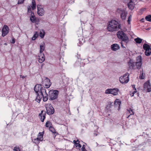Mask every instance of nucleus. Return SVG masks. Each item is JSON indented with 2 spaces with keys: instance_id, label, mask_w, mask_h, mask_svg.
<instances>
[{
  "instance_id": "obj_33",
  "label": "nucleus",
  "mask_w": 151,
  "mask_h": 151,
  "mask_svg": "<svg viewBox=\"0 0 151 151\" xmlns=\"http://www.w3.org/2000/svg\"><path fill=\"white\" fill-rule=\"evenodd\" d=\"M127 110L128 112H129V113H130V111L132 113H131L130 114L129 116H128V118L130 115H134V113L133 112V111L132 110V109H131L130 108L129 109H127Z\"/></svg>"
},
{
  "instance_id": "obj_42",
  "label": "nucleus",
  "mask_w": 151,
  "mask_h": 151,
  "mask_svg": "<svg viewBox=\"0 0 151 151\" xmlns=\"http://www.w3.org/2000/svg\"><path fill=\"white\" fill-rule=\"evenodd\" d=\"M85 149V145H83V146H82V148H81V150L83 149Z\"/></svg>"
},
{
  "instance_id": "obj_10",
  "label": "nucleus",
  "mask_w": 151,
  "mask_h": 151,
  "mask_svg": "<svg viewBox=\"0 0 151 151\" xmlns=\"http://www.w3.org/2000/svg\"><path fill=\"white\" fill-rule=\"evenodd\" d=\"M143 48L145 51V54L146 56L150 55L151 53V48L150 45L146 44H144L143 45Z\"/></svg>"
},
{
  "instance_id": "obj_32",
  "label": "nucleus",
  "mask_w": 151,
  "mask_h": 151,
  "mask_svg": "<svg viewBox=\"0 0 151 151\" xmlns=\"http://www.w3.org/2000/svg\"><path fill=\"white\" fill-rule=\"evenodd\" d=\"M35 143L36 144H38L39 143L40 141H41L40 139L37 137V138L35 139H34Z\"/></svg>"
},
{
  "instance_id": "obj_7",
  "label": "nucleus",
  "mask_w": 151,
  "mask_h": 151,
  "mask_svg": "<svg viewBox=\"0 0 151 151\" xmlns=\"http://www.w3.org/2000/svg\"><path fill=\"white\" fill-rule=\"evenodd\" d=\"M47 113L49 115L53 114L54 112V109L52 105L50 104H47L45 105Z\"/></svg>"
},
{
  "instance_id": "obj_9",
  "label": "nucleus",
  "mask_w": 151,
  "mask_h": 151,
  "mask_svg": "<svg viewBox=\"0 0 151 151\" xmlns=\"http://www.w3.org/2000/svg\"><path fill=\"white\" fill-rule=\"evenodd\" d=\"M144 90L147 92L151 91V85L149 81L146 82L143 85Z\"/></svg>"
},
{
  "instance_id": "obj_31",
  "label": "nucleus",
  "mask_w": 151,
  "mask_h": 151,
  "mask_svg": "<svg viewBox=\"0 0 151 151\" xmlns=\"http://www.w3.org/2000/svg\"><path fill=\"white\" fill-rule=\"evenodd\" d=\"M51 124H52L51 122L50 121H48L46 123L45 126L46 127H49L51 126Z\"/></svg>"
},
{
  "instance_id": "obj_36",
  "label": "nucleus",
  "mask_w": 151,
  "mask_h": 151,
  "mask_svg": "<svg viewBox=\"0 0 151 151\" xmlns=\"http://www.w3.org/2000/svg\"><path fill=\"white\" fill-rule=\"evenodd\" d=\"M14 151H20L19 148L17 147H15L14 148Z\"/></svg>"
},
{
  "instance_id": "obj_40",
  "label": "nucleus",
  "mask_w": 151,
  "mask_h": 151,
  "mask_svg": "<svg viewBox=\"0 0 151 151\" xmlns=\"http://www.w3.org/2000/svg\"><path fill=\"white\" fill-rule=\"evenodd\" d=\"M49 129L50 130L51 132H52L53 130L54 129L51 126L49 127Z\"/></svg>"
},
{
  "instance_id": "obj_45",
  "label": "nucleus",
  "mask_w": 151,
  "mask_h": 151,
  "mask_svg": "<svg viewBox=\"0 0 151 151\" xmlns=\"http://www.w3.org/2000/svg\"><path fill=\"white\" fill-rule=\"evenodd\" d=\"M112 106V105L111 104H109V108H111Z\"/></svg>"
},
{
  "instance_id": "obj_24",
  "label": "nucleus",
  "mask_w": 151,
  "mask_h": 151,
  "mask_svg": "<svg viewBox=\"0 0 151 151\" xmlns=\"http://www.w3.org/2000/svg\"><path fill=\"white\" fill-rule=\"evenodd\" d=\"M142 39L139 38L137 37V38H135L134 39V41L136 42L138 44H140L141 43L142 41Z\"/></svg>"
},
{
  "instance_id": "obj_14",
  "label": "nucleus",
  "mask_w": 151,
  "mask_h": 151,
  "mask_svg": "<svg viewBox=\"0 0 151 151\" xmlns=\"http://www.w3.org/2000/svg\"><path fill=\"white\" fill-rule=\"evenodd\" d=\"M44 83L46 88H49L51 85L50 80L47 78H45V81L43 82V83Z\"/></svg>"
},
{
  "instance_id": "obj_6",
  "label": "nucleus",
  "mask_w": 151,
  "mask_h": 151,
  "mask_svg": "<svg viewBox=\"0 0 151 151\" xmlns=\"http://www.w3.org/2000/svg\"><path fill=\"white\" fill-rule=\"evenodd\" d=\"M119 91V89L117 88L108 89L106 90L105 93L106 94H111L114 96H116L118 94Z\"/></svg>"
},
{
  "instance_id": "obj_12",
  "label": "nucleus",
  "mask_w": 151,
  "mask_h": 151,
  "mask_svg": "<svg viewBox=\"0 0 151 151\" xmlns=\"http://www.w3.org/2000/svg\"><path fill=\"white\" fill-rule=\"evenodd\" d=\"M37 13L39 16H43L44 14V10L42 6L40 5H37Z\"/></svg>"
},
{
  "instance_id": "obj_15",
  "label": "nucleus",
  "mask_w": 151,
  "mask_h": 151,
  "mask_svg": "<svg viewBox=\"0 0 151 151\" xmlns=\"http://www.w3.org/2000/svg\"><path fill=\"white\" fill-rule=\"evenodd\" d=\"M111 48L112 50L116 51L119 49L120 47L117 44H114L111 45Z\"/></svg>"
},
{
  "instance_id": "obj_8",
  "label": "nucleus",
  "mask_w": 151,
  "mask_h": 151,
  "mask_svg": "<svg viewBox=\"0 0 151 151\" xmlns=\"http://www.w3.org/2000/svg\"><path fill=\"white\" fill-rule=\"evenodd\" d=\"M129 74L128 73H126L123 76L120 77L119 78V81L120 82L123 84H125L129 81L128 76Z\"/></svg>"
},
{
  "instance_id": "obj_13",
  "label": "nucleus",
  "mask_w": 151,
  "mask_h": 151,
  "mask_svg": "<svg viewBox=\"0 0 151 151\" xmlns=\"http://www.w3.org/2000/svg\"><path fill=\"white\" fill-rule=\"evenodd\" d=\"M2 36L4 37L8 33L9 28L6 25H4L2 30Z\"/></svg>"
},
{
  "instance_id": "obj_20",
  "label": "nucleus",
  "mask_w": 151,
  "mask_h": 151,
  "mask_svg": "<svg viewBox=\"0 0 151 151\" xmlns=\"http://www.w3.org/2000/svg\"><path fill=\"white\" fill-rule=\"evenodd\" d=\"M73 142L74 144L76 147L80 148L81 147V145L79 143L80 142L77 139L76 141L74 140Z\"/></svg>"
},
{
  "instance_id": "obj_38",
  "label": "nucleus",
  "mask_w": 151,
  "mask_h": 151,
  "mask_svg": "<svg viewBox=\"0 0 151 151\" xmlns=\"http://www.w3.org/2000/svg\"><path fill=\"white\" fill-rule=\"evenodd\" d=\"M28 12H31V13H32V12L31 11V8L30 7V6H29V7L28 8Z\"/></svg>"
},
{
  "instance_id": "obj_44",
  "label": "nucleus",
  "mask_w": 151,
  "mask_h": 151,
  "mask_svg": "<svg viewBox=\"0 0 151 151\" xmlns=\"http://www.w3.org/2000/svg\"><path fill=\"white\" fill-rule=\"evenodd\" d=\"M81 151H87L85 148L81 150Z\"/></svg>"
},
{
  "instance_id": "obj_11",
  "label": "nucleus",
  "mask_w": 151,
  "mask_h": 151,
  "mask_svg": "<svg viewBox=\"0 0 151 151\" xmlns=\"http://www.w3.org/2000/svg\"><path fill=\"white\" fill-rule=\"evenodd\" d=\"M40 96H41V99L43 97V101H46L48 99V94L47 93L46 89H43L41 92V93L40 95Z\"/></svg>"
},
{
  "instance_id": "obj_25",
  "label": "nucleus",
  "mask_w": 151,
  "mask_h": 151,
  "mask_svg": "<svg viewBox=\"0 0 151 151\" xmlns=\"http://www.w3.org/2000/svg\"><path fill=\"white\" fill-rule=\"evenodd\" d=\"M38 32H36L33 37H32V40H35L36 39V38L38 37Z\"/></svg>"
},
{
  "instance_id": "obj_47",
  "label": "nucleus",
  "mask_w": 151,
  "mask_h": 151,
  "mask_svg": "<svg viewBox=\"0 0 151 151\" xmlns=\"http://www.w3.org/2000/svg\"><path fill=\"white\" fill-rule=\"evenodd\" d=\"M144 19H142L141 20H142V22H143V20H144Z\"/></svg>"
},
{
  "instance_id": "obj_49",
  "label": "nucleus",
  "mask_w": 151,
  "mask_h": 151,
  "mask_svg": "<svg viewBox=\"0 0 151 151\" xmlns=\"http://www.w3.org/2000/svg\"><path fill=\"white\" fill-rule=\"evenodd\" d=\"M131 113H132L131 112V111H130V113H129V114H131Z\"/></svg>"
},
{
  "instance_id": "obj_30",
  "label": "nucleus",
  "mask_w": 151,
  "mask_h": 151,
  "mask_svg": "<svg viewBox=\"0 0 151 151\" xmlns=\"http://www.w3.org/2000/svg\"><path fill=\"white\" fill-rule=\"evenodd\" d=\"M121 17L123 19H125L126 15L125 12H123L121 14Z\"/></svg>"
},
{
  "instance_id": "obj_46",
  "label": "nucleus",
  "mask_w": 151,
  "mask_h": 151,
  "mask_svg": "<svg viewBox=\"0 0 151 151\" xmlns=\"http://www.w3.org/2000/svg\"><path fill=\"white\" fill-rule=\"evenodd\" d=\"M25 78V77L24 76H22V78L23 79L24 78Z\"/></svg>"
},
{
  "instance_id": "obj_34",
  "label": "nucleus",
  "mask_w": 151,
  "mask_h": 151,
  "mask_svg": "<svg viewBox=\"0 0 151 151\" xmlns=\"http://www.w3.org/2000/svg\"><path fill=\"white\" fill-rule=\"evenodd\" d=\"M131 18H132V16L131 15H130L129 16L128 19V22L129 24H130V22L131 20Z\"/></svg>"
},
{
  "instance_id": "obj_18",
  "label": "nucleus",
  "mask_w": 151,
  "mask_h": 151,
  "mask_svg": "<svg viewBox=\"0 0 151 151\" xmlns=\"http://www.w3.org/2000/svg\"><path fill=\"white\" fill-rule=\"evenodd\" d=\"M127 5L128 8L132 10L134 9V4L132 0L128 3Z\"/></svg>"
},
{
  "instance_id": "obj_17",
  "label": "nucleus",
  "mask_w": 151,
  "mask_h": 151,
  "mask_svg": "<svg viewBox=\"0 0 151 151\" xmlns=\"http://www.w3.org/2000/svg\"><path fill=\"white\" fill-rule=\"evenodd\" d=\"M43 111H42L41 113L39 114V116H40V119L41 120L42 122H43L44 119L45 118V113L43 114Z\"/></svg>"
},
{
  "instance_id": "obj_4",
  "label": "nucleus",
  "mask_w": 151,
  "mask_h": 151,
  "mask_svg": "<svg viewBox=\"0 0 151 151\" xmlns=\"http://www.w3.org/2000/svg\"><path fill=\"white\" fill-rule=\"evenodd\" d=\"M43 89H45L42 87L41 84L36 85L34 88V90L36 93V95L37 96L35 100L38 103L40 101L41 99V96H40V95Z\"/></svg>"
},
{
  "instance_id": "obj_39",
  "label": "nucleus",
  "mask_w": 151,
  "mask_h": 151,
  "mask_svg": "<svg viewBox=\"0 0 151 151\" xmlns=\"http://www.w3.org/2000/svg\"><path fill=\"white\" fill-rule=\"evenodd\" d=\"M123 1L126 3H128L130 1H131V0H123Z\"/></svg>"
},
{
  "instance_id": "obj_35",
  "label": "nucleus",
  "mask_w": 151,
  "mask_h": 151,
  "mask_svg": "<svg viewBox=\"0 0 151 151\" xmlns=\"http://www.w3.org/2000/svg\"><path fill=\"white\" fill-rule=\"evenodd\" d=\"M140 78L141 79H144L145 78V76L144 75H143V73H142L139 76Z\"/></svg>"
},
{
  "instance_id": "obj_1",
  "label": "nucleus",
  "mask_w": 151,
  "mask_h": 151,
  "mask_svg": "<svg viewBox=\"0 0 151 151\" xmlns=\"http://www.w3.org/2000/svg\"><path fill=\"white\" fill-rule=\"evenodd\" d=\"M142 59L141 56L140 55L137 57L136 63L133 62L132 60H130L128 63L129 68L130 69L135 68L140 69L142 64Z\"/></svg>"
},
{
  "instance_id": "obj_27",
  "label": "nucleus",
  "mask_w": 151,
  "mask_h": 151,
  "mask_svg": "<svg viewBox=\"0 0 151 151\" xmlns=\"http://www.w3.org/2000/svg\"><path fill=\"white\" fill-rule=\"evenodd\" d=\"M120 104V101L118 99L116 100L114 102V105L115 106H118L119 107Z\"/></svg>"
},
{
  "instance_id": "obj_5",
  "label": "nucleus",
  "mask_w": 151,
  "mask_h": 151,
  "mask_svg": "<svg viewBox=\"0 0 151 151\" xmlns=\"http://www.w3.org/2000/svg\"><path fill=\"white\" fill-rule=\"evenodd\" d=\"M58 91H57L50 90L49 92V96L50 97L49 99L53 100L57 99L58 96Z\"/></svg>"
},
{
  "instance_id": "obj_48",
  "label": "nucleus",
  "mask_w": 151,
  "mask_h": 151,
  "mask_svg": "<svg viewBox=\"0 0 151 151\" xmlns=\"http://www.w3.org/2000/svg\"><path fill=\"white\" fill-rule=\"evenodd\" d=\"M144 19H142L141 20H142V22H143V20H144Z\"/></svg>"
},
{
  "instance_id": "obj_2",
  "label": "nucleus",
  "mask_w": 151,
  "mask_h": 151,
  "mask_svg": "<svg viewBox=\"0 0 151 151\" xmlns=\"http://www.w3.org/2000/svg\"><path fill=\"white\" fill-rule=\"evenodd\" d=\"M117 35L118 38L122 40L121 44L122 47L125 48V46L129 41V38L123 32L119 31L117 32Z\"/></svg>"
},
{
  "instance_id": "obj_29",
  "label": "nucleus",
  "mask_w": 151,
  "mask_h": 151,
  "mask_svg": "<svg viewBox=\"0 0 151 151\" xmlns=\"http://www.w3.org/2000/svg\"><path fill=\"white\" fill-rule=\"evenodd\" d=\"M45 49V47L43 45H40V54H42L43 51Z\"/></svg>"
},
{
  "instance_id": "obj_22",
  "label": "nucleus",
  "mask_w": 151,
  "mask_h": 151,
  "mask_svg": "<svg viewBox=\"0 0 151 151\" xmlns=\"http://www.w3.org/2000/svg\"><path fill=\"white\" fill-rule=\"evenodd\" d=\"M45 34V32L44 30L42 29L40 31L39 36L42 38H43Z\"/></svg>"
},
{
  "instance_id": "obj_43",
  "label": "nucleus",
  "mask_w": 151,
  "mask_h": 151,
  "mask_svg": "<svg viewBox=\"0 0 151 151\" xmlns=\"http://www.w3.org/2000/svg\"><path fill=\"white\" fill-rule=\"evenodd\" d=\"M39 21V20L38 19H37V20H36L35 22L37 23V22H38Z\"/></svg>"
},
{
  "instance_id": "obj_16",
  "label": "nucleus",
  "mask_w": 151,
  "mask_h": 151,
  "mask_svg": "<svg viewBox=\"0 0 151 151\" xmlns=\"http://www.w3.org/2000/svg\"><path fill=\"white\" fill-rule=\"evenodd\" d=\"M38 57V61L40 63H42L45 60V56L43 53L39 54Z\"/></svg>"
},
{
  "instance_id": "obj_3",
  "label": "nucleus",
  "mask_w": 151,
  "mask_h": 151,
  "mask_svg": "<svg viewBox=\"0 0 151 151\" xmlns=\"http://www.w3.org/2000/svg\"><path fill=\"white\" fill-rule=\"evenodd\" d=\"M121 26L119 23L115 20H112L108 24L107 29L109 31H116L120 29Z\"/></svg>"
},
{
  "instance_id": "obj_21",
  "label": "nucleus",
  "mask_w": 151,
  "mask_h": 151,
  "mask_svg": "<svg viewBox=\"0 0 151 151\" xmlns=\"http://www.w3.org/2000/svg\"><path fill=\"white\" fill-rule=\"evenodd\" d=\"M132 87L134 88L133 90H134V91H132V92H130V94L131 96H133L134 94L135 93H136L137 92L136 89V88H135V85H132Z\"/></svg>"
},
{
  "instance_id": "obj_26",
  "label": "nucleus",
  "mask_w": 151,
  "mask_h": 151,
  "mask_svg": "<svg viewBox=\"0 0 151 151\" xmlns=\"http://www.w3.org/2000/svg\"><path fill=\"white\" fill-rule=\"evenodd\" d=\"M32 5L31 6L32 9L34 10L36 8V3L34 0H32Z\"/></svg>"
},
{
  "instance_id": "obj_28",
  "label": "nucleus",
  "mask_w": 151,
  "mask_h": 151,
  "mask_svg": "<svg viewBox=\"0 0 151 151\" xmlns=\"http://www.w3.org/2000/svg\"><path fill=\"white\" fill-rule=\"evenodd\" d=\"M147 21L151 22V15H149L146 16L145 18Z\"/></svg>"
},
{
  "instance_id": "obj_37",
  "label": "nucleus",
  "mask_w": 151,
  "mask_h": 151,
  "mask_svg": "<svg viewBox=\"0 0 151 151\" xmlns=\"http://www.w3.org/2000/svg\"><path fill=\"white\" fill-rule=\"evenodd\" d=\"M24 1V0H19L17 4H22Z\"/></svg>"
},
{
  "instance_id": "obj_41",
  "label": "nucleus",
  "mask_w": 151,
  "mask_h": 151,
  "mask_svg": "<svg viewBox=\"0 0 151 151\" xmlns=\"http://www.w3.org/2000/svg\"><path fill=\"white\" fill-rule=\"evenodd\" d=\"M15 40L14 38H13L12 40V41L11 42L12 43H14L15 42Z\"/></svg>"
},
{
  "instance_id": "obj_23",
  "label": "nucleus",
  "mask_w": 151,
  "mask_h": 151,
  "mask_svg": "<svg viewBox=\"0 0 151 151\" xmlns=\"http://www.w3.org/2000/svg\"><path fill=\"white\" fill-rule=\"evenodd\" d=\"M37 138H38L40 140L42 141L43 140V133L42 132H40L37 136Z\"/></svg>"
},
{
  "instance_id": "obj_19",
  "label": "nucleus",
  "mask_w": 151,
  "mask_h": 151,
  "mask_svg": "<svg viewBox=\"0 0 151 151\" xmlns=\"http://www.w3.org/2000/svg\"><path fill=\"white\" fill-rule=\"evenodd\" d=\"M30 19L31 21V22L33 23H34L35 22L36 20H37L35 17L34 15V13L32 12L31 14V16L30 17Z\"/></svg>"
}]
</instances>
